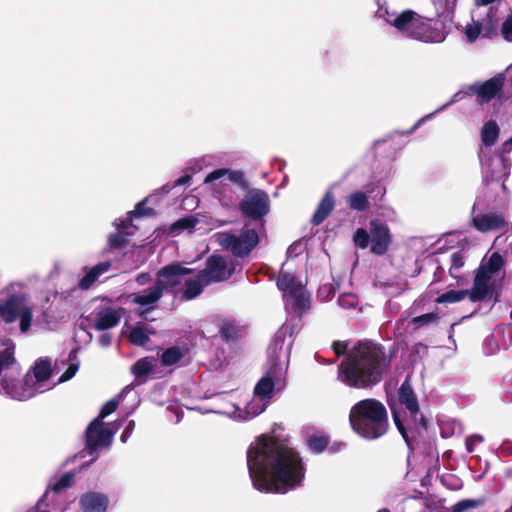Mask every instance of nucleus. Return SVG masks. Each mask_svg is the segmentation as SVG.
<instances>
[{
	"instance_id": "nucleus-26",
	"label": "nucleus",
	"mask_w": 512,
	"mask_h": 512,
	"mask_svg": "<svg viewBox=\"0 0 512 512\" xmlns=\"http://www.w3.org/2000/svg\"><path fill=\"white\" fill-rule=\"evenodd\" d=\"M207 285H209V282L203 276L202 271H200L197 275L184 281L182 298L185 300H192L198 297Z\"/></svg>"
},
{
	"instance_id": "nucleus-3",
	"label": "nucleus",
	"mask_w": 512,
	"mask_h": 512,
	"mask_svg": "<svg viewBox=\"0 0 512 512\" xmlns=\"http://www.w3.org/2000/svg\"><path fill=\"white\" fill-rule=\"evenodd\" d=\"M385 366L381 348L370 341H360L339 367L338 379L354 388H366L381 380Z\"/></svg>"
},
{
	"instance_id": "nucleus-35",
	"label": "nucleus",
	"mask_w": 512,
	"mask_h": 512,
	"mask_svg": "<svg viewBox=\"0 0 512 512\" xmlns=\"http://www.w3.org/2000/svg\"><path fill=\"white\" fill-rule=\"evenodd\" d=\"M197 223L198 220L193 216L179 219L170 226L169 233L174 236L178 235L184 230H191Z\"/></svg>"
},
{
	"instance_id": "nucleus-33",
	"label": "nucleus",
	"mask_w": 512,
	"mask_h": 512,
	"mask_svg": "<svg viewBox=\"0 0 512 512\" xmlns=\"http://www.w3.org/2000/svg\"><path fill=\"white\" fill-rule=\"evenodd\" d=\"M184 354V350L179 347L167 348L160 356L161 364L165 367L174 366L184 357Z\"/></svg>"
},
{
	"instance_id": "nucleus-43",
	"label": "nucleus",
	"mask_w": 512,
	"mask_h": 512,
	"mask_svg": "<svg viewBox=\"0 0 512 512\" xmlns=\"http://www.w3.org/2000/svg\"><path fill=\"white\" fill-rule=\"evenodd\" d=\"M438 319V315L435 313H426L417 317H414L412 322L415 327L419 328L429 323H434Z\"/></svg>"
},
{
	"instance_id": "nucleus-27",
	"label": "nucleus",
	"mask_w": 512,
	"mask_h": 512,
	"mask_svg": "<svg viewBox=\"0 0 512 512\" xmlns=\"http://www.w3.org/2000/svg\"><path fill=\"white\" fill-rule=\"evenodd\" d=\"M108 503L105 495L95 492L86 493L80 499V506L85 512H105Z\"/></svg>"
},
{
	"instance_id": "nucleus-46",
	"label": "nucleus",
	"mask_w": 512,
	"mask_h": 512,
	"mask_svg": "<svg viewBox=\"0 0 512 512\" xmlns=\"http://www.w3.org/2000/svg\"><path fill=\"white\" fill-rule=\"evenodd\" d=\"M117 402L115 400L108 401L101 409L100 414L97 418L102 421L105 417L113 413L117 409Z\"/></svg>"
},
{
	"instance_id": "nucleus-19",
	"label": "nucleus",
	"mask_w": 512,
	"mask_h": 512,
	"mask_svg": "<svg viewBox=\"0 0 512 512\" xmlns=\"http://www.w3.org/2000/svg\"><path fill=\"white\" fill-rule=\"evenodd\" d=\"M123 308L104 307L93 312L90 319L93 326L100 331L115 327L121 320Z\"/></svg>"
},
{
	"instance_id": "nucleus-7",
	"label": "nucleus",
	"mask_w": 512,
	"mask_h": 512,
	"mask_svg": "<svg viewBox=\"0 0 512 512\" xmlns=\"http://www.w3.org/2000/svg\"><path fill=\"white\" fill-rule=\"evenodd\" d=\"M189 272V269L179 264L166 266L157 273L156 282L152 287L130 294V301L144 308V310L139 311L140 316H144L146 311L154 309L163 296L164 290L174 288L177 284L181 283L180 277Z\"/></svg>"
},
{
	"instance_id": "nucleus-22",
	"label": "nucleus",
	"mask_w": 512,
	"mask_h": 512,
	"mask_svg": "<svg viewBox=\"0 0 512 512\" xmlns=\"http://www.w3.org/2000/svg\"><path fill=\"white\" fill-rule=\"evenodd\" d=\"M504 81V74H499L481 84L476 90L478 102L483 104L495 98L501 92Z\"/></svg>"
},
{
	"instance_id": "nucleus-28",
	"label": "nucleus",
	"mask_w": 512,
	"mask_h": 512,
	"mask_svg": "<svg viewBox=\"0 0 512 512\" xmlns=\"http://www.w3.org/2000/svg\"><path fill=\"white\" fill-rule=\"evenodd\" d=\"M23 299L20 297H11L4 304L0 305V319L6 323L14 322L18 319Z\"/></svg>"
},
{
	"instance_id": "nucleus-11",
	"label": "nucleus",
	"mask_w": 512,
	"mask_h": 512,
	"mask_svg": "<svg viewBox=\"0 0 512 512\" xmlns=\"http://www.w3.org/2000/svg\"><path fill=\"white\" fill-rule=\"evenodd\" d=\"M378 14L386 24L394 29L397 36L414 40L419 13L414 10L407 9L402 12L379 10Z\"/></svg>"
},
{
	"instance_id": "nucleus-55",
	"label": "nucleus",
	"mask_w": 512,
	"mask_h": 512,
	"mask_svg": "<svg viewBox=\"0 0 512 512\" xmlns=\"http://www.w3.org/2000/svg\"><path fill=\"white\" fill-rule=\"evenodd\" d=\"M99 342L102 346L106 347L111 343V336L109 334H103L101 335Z\"/></svg>"
},
{
	"instance_id": "nucleus-64",
	"label": "nucleus",
	"mask_w": 512,
	"mask_h": 512,
	"mask_svg": "<svg viewBox=\"0 0 512 512\" xmlns=\"http://www.w3.org/2000/svg\"><path fill=\"white\" fill-rule=\"evenodd\" d=\"M476 205H477V203H475V204L473 205V212L475 211Z\"/></svg>"
},
{
	"instance_id": "nucleus-56",
	"label": "nucleus",
	"mask_w": 512,
	"mask_h": 512,
	"mask_svg": "<svg viewBox=\"0 0 512 512\" xmlns=\"http://www.w3.org/2000/svg\"><path fill=\"white\" fill-rule=\"evenodd\" d=\"M190 180V176H184L176 180L175 186H181L186 184Z\"/></svg>"
},
{
	"instance_id": "nucleus-62",
	"label": "nucleus",
	"mask_w": 512,
	"mask_h": 512,
	"mask_svg": "<svg viewBox=\"0 0 512 512\" xmlns=\"http://www.w3.org/2000/svg\"><path fill=\"white\" fill-rule=\"evenodd\" d=\"M501 240V236H498L496 239H495V242H494V245L497 246L498 243L500 242Z\"/></svg>"
},
{
	"instance_id": "nucleus-39",
	"label": "nucleus",
	"mask_w": 512,
	"mask_h": 512,
	"mask_svg": "<svg viewBox=\"0 0 512 512\" xmlns=\"http://www.w3.org/2000/svg\"><path fill=\"white\" fill-rule=\"evenodd\" d=\"M358 303V297L354 293H343L338 298V304L343 309H356Z\"/></svg>"
},
{
	"instance_id": "nucleus-54",
	"label": "nucleus",
	"mask_w": 512,
	"mask_h": 512,
	"mask_svg": "<svg viewBox=\"0 0 512 512\" xmlns=\"http://www.w3.org/2000/svg\"><path fill=\"white\" fill-rule=\"evenodd\" d=\"M150 281V275L147 273H142L136 277V282L139 285H145Z\"/></svg>"
},
{
	"instance_id": "nucleus-21",
	"label": "nucleus",
	"mask_w": 512,
	"mask_h": 512,
	"mask_svg": "<svg viewBox=\"0 0 512 512\" xmlns=\"http://www.w3.org/2000/svg\"><path fill=\"white\" fill-rule=\"evenodd\" d=\"M18 374H19V371L17 369H15L12 374H5V376L3 377V379L0 382V394H3L11 399H15V400H19V401H24V400L30 399L31 397L17 398V397L12 396L11 394H9L10 392H13V391L17 392L21 388H24L26 386L32 387L30 378H27L25 376V378L22 381H20L16 378V375H18Z\"/></svg>"
},
{
	"instance_id": "nucleus-16",
	"label": "nucleus",
	"mask_w": 512,
	"mask_h": 512,
	"mask_svg": "<svg viewBox=\"0 0 512 512\" xmlns=\"http://www.w3.org/2000/svg\"><path fill=\"white\" fill-rule=\"evenodd\" d=\"M240 210L248 218L260 219L269 212L268 195L260 190L250 191L242 200Z\"/></svg>"
},
{
	"instance_id": "nucleus-40",
	"label": "nucleus",
	"mask_w": 512,
	"mask_h": 512,
	"mask_svg": "<svg viewBox=\"0 0 512 512\" xmlns=\"http://www.w3.org/2000/svg\"><path fill=\"white\" fill-rule=\"evenodd\" d=\"M72 480H73V474L66 473V474L62 475L60 479H58L56 482H54L48 486V488L46 490V494L50 490H52L54 492L62 491L63 489H65L71 485Z\"/></svg>"
},
{
	"instance_id": "nucleus-24",
	"label": "nucleus",
	"mask_w": 512,
	"mask_h": 512,
	"mask_svg": "<svg viewBox=\"0 0 512 512\" xmlns=\"http://www.w3.org/2000/svg\"><path fill=\"white\" fill-rule=\"evenodd\" d=\"M243 180V173L230 169H216L209 173L205 180V184H212L214 186L227 185L230 182H241Z\"/></svg>"
},
{
	"instance_id": "nucleus-63",
	"label": "nucleus",
	"mask_w": 512,
	"mask_h": 512,
	"mask_svg": "<svg viewBox=\"0 0 512 512\" xmlns=\"http://www.w3.org/2000/svg\"><path fill=\"white\" fill-rule=\"evenodd\" d=\"M128 390H129V387H125V389L123 390V393H125Z\"/></svg>"
},
{
	"instance_id": "nucleus-1",
	"label": "nucleus",
	"mask_w": 512,
	"mask_h": 512,
	"mask_svg": "<svg viewBox=\"0 0 512 512\" xmlns=\"http://www.w3.org/2000/svg\"><path fill=\"white\" fill-rule=\"evenodd\" d=\"M247 466L253 485L260 492L284 494L300 487L305 478L298 452L275 435H262L251 443Z\"/></svg>"
},
{
	"instance_id": "nucleus-32",
	"label": "nucleus",
	"mask_w": 512,
	"mask_h": 512,
	"mask_svg": "<svg viewBox=\"0 0 512 512\" xmlns=\"http://www.w3.org/2000/svg\"><path fill=\"white\" fill-rule=\"evenodd\" d=\"M150 334L152 332L144 324H138L131 327L129 339L135 345L144 346L148 343Z\"/></svg>"
},
{
	"instance_id": "nucleus-44",
	"label": "nucleus",
	"mask_w": 512,
	"mask_h": 512,
	"mask_svg": "<svg viewBox=\"0 0 512 512\" xmlns=\"http://www.w3.org/2000/svg\"><path fill=\"white\" fill-rule=\"evenodd\" d=\"M501 34L506 41L512 42V12L503 22L501 27Z\"/></svg>"
},
{
	"instance_id": "nucleus-45",
	"label": "nucleus",
	"mask_w": 512,
	"mask_h": 512,
	"mask_svg": "<svg viewBox=\"0 0 512 512\" xmlns=\"http://www.w3.org/2000/svg\"><path fill=\"white\" fill-rule=\"evenodd\" d=\"M484 438L480 434H473L466 438L465 447L467 452L472 453L475 450V446L482 443Z\"/></svg>"
},
{
	"instance_id": "nucleus-60",
	"label": "nucleus",
	"mask_w": 512,
	"mask_h": 512,
	"mask_svg": "<svg viewBox=\"0 0 512 512\" xmlns=\"http://www.w3.org/2000/svg\"><path fill=\"white\" fill-rule=\"evenodd\" d=\"M507 72L509 73V76H510V79H511V82H512V64L508 66Z\"/></svg>"
},
{
	"instance_id": "nucleus-51",
	"label": "nucleus",
	"mask_w": 512,
	"mask_h": 512,
	"mask_svg": "<svg viewBox=\"0 0 512 512\" xmlns=\"http://www.w3.org/2000/svg\"><path fill=\"white\" fill-rule=\"evenodd\" d=\"M303 250V245L300 242L293 243L287 249L288 257L297 256Z\"/></svg>"
},
{
	"instance_id": "nucleus-5",
	"label": "nucleus",
	"mask_w": 512,
	"mask_h": 512,
	"mask_svg": "<svg viewBox=\"0 0 512 512\" xmlns=\"http://www.w3.org/2000/svg\"><path fill=\"white\" fill-rule=\"evenodd\" d=\"M349 422L359 436L373 440L384 435L388 428L385 406L376 399H364L355 403L349 413Z\"/></svg>"
},
{
	"instance_id": "nucleus-30",
	"label": "nucleus",
	"mask_w": 512,
	"mask_h": 512,
	"mask_svg": "<svg viewBox=\"0 0 512 512\" xmlns=\"http://www.w3.org/2000/svg\"><path fill=\"white\" fill-rule=\"evenodd\" d=\"M126 222V220L120 219L114 221V226L117 228V230H119V233L114 234L110 237L109 242L111 247H122L126 242L123 233H125L126 235L132 234V226Z\"/></svg>"
},
{
	"instance_id": "nucleus-15",
	"label": "nucleus",
	"mask_w": 512,
	"mask_h": 512,
	"mask_svg": "<svg viewBox=\"0 0 512 512\" xmlns=\"http://www.w3.org/2000/svg\"><path fill=\"white\" fill-rule=\"evenodd\" d=\"M236 270V265L230 257L212 255L206 261L203 276L209 284L229 279Z\"/></svg>"
},
{
	"instance_id": "nucleus-31",
	"label": "nucleus",
	"mask_w": 512,
	"mask_h": 512,
	"mask_svg": "<svg viewBox=\"0 0 512 512\" xmlns=\"http://www.w3.org/2000/svg\"><path fill=\"white\" fill-rule=\"evenodd\" d=\"M157 200V195H150L145 200L137 204L133 211L128 212L127 214V222L132 221L137 217L151 216L154 214V210L152 208L147 207L148 204L155 203Z\"/></svg>"
},
{
	"instance_id": "nucleus-23",
	"label": "nucleus",
	"mask_w": 512,
	"mask_h": 512,
	"mask_svg": "<svg viewBox=\"0 0 512 512\" xmlns=\"http://www.w3.org/2000/svg\"><path fill=\"white\" fill-rule=\"evenodd\" d=\"M157 360L154 357H144L139 359L131 367V373L135 377V383L140 385L145 383L150 376L155 375Z\"/></svg>"
},
{
	"instance_id": "nucleus-47",
	"label": "nucleus",
	"mask_w": 512,
	"mask_h": 512,
	"mask_svg": "<svg viewBox=\"0 0 512 512\" xmlns=\"http://www.w3.org/2000/svg\"><path fill=\"white\" fill-rule=\"evenodd\" d=\"M495 0H475L476 8L473 11H482V15H486L489 9H494L493 7H487L489 4H492Z\"/></svg>"
},
{
	"instance_id": "nucleus-53",
	"label": "nucleus",
	"mask_w": 512,
	"mask_h": 512,
	"mask_svg": "<svg viewBox=\"0 0 512 512\" xmlns=\"http://www.w3.org/2000/svg\"><path fill=\"white\" fill-rule=\"evenodd\" d=\"M346 344L341 342H335L333 344V349L337 355H341L346 351Z\"/></svg>"
},
{
	"instance_id": "nucleus-52",
	"label": "nucleus",
	"mask_w": 512,
	"mask_h": 512,
	"mask_svg": "<svg viewBox=\"0 0 512 512\" xmlns=\"http://www.w3.org/2000/svg\"><path fill=\"white\" fill-rule=\"evenodd\" d=\"M454 100H451L450 102H448L447 104H445L444 106L438 108L436 111H434L433 113L431 114H428L426 115L425 117L421 118L412 128V131H414L415 129H417L425 120L431 118L434 114H436L437 112L439 111H442L444 108H446L447 106H449L451 103H453Z\"/></svg>"
},
{
	"instance_id": "nucleus-61",
	"label": "nucleus",
	"mask_w": 512,
	"mask_h": 512,
	"mask_svg": "<svg viewBox=\"0 0 512 512\" xmlns=\"http://www.w3.org/2000/svg\"><path fill=\"white\" fill-rule=\"evenodd\" d=\"M133 428H134V423H133V422H130V423L128 424V426L126 427V430H128V431H130V432H131V431L133 430Z\"/></svg>"
},
{
	"instance_id": "nucleus-50",
	"label": "nucleus",
	"mask_w": 512,
	"mask_h": 512,
	"mask_svg": "<svg viewBox=\"0 0 512 512\" xmlns=\"http://www.w3.org/2000/svg\"><path fill=\"white\" fill-rule=\"evenodd\" d=\"M78 364H71L67 370L60 376L59 382H65L70 380L77 372Z\"/></svg>"
},
{
	"instance_id": "nucleus-25",
	"label": "nucleus",
	"mask_w": 512,
	"mask_h": 512,
	"mask_svg": "<svg viewBox=\"0 0 512 512\" xmlns=\"http://www.w3.org/2000/svg\"><path fill=\"white\" fill-rule=\"evenodd\" d=\"M111 262H101L86 270L83 277L78 282V287L82 290L91 288L100 278L110 271Z\"/></svg>"
},
{
	"instance_id": "nucleus-8",
	"label": "nucleus",
	"mask_w": 512,
	"mask_h": 512,
	"mask_svg": "<svg viewBox=\"0 0 512 512\" xmlns=\"http://www.w3.org/2000/svg\"><path fill=\"white\" fill-rule=\"evenodd\" d=\"M398 398L400 403L406 407L409 413V417H403L402 413L395 407L393 403H390V408L395 425L397 426L403 438L407 441L406 427L410 428L412 426H416L418 421L417 417L419 414L418 401L408 380L404 381L400 386L398 391Z\"/></svg>"
},
{
	"instance_id": "nucleus-42",
	"label": "nucleus",
	"mask_w": 512,
	"mask_h": 512,
	"mask_svg": "<svg viewBox=\"0 0 512 512\" xmlns=\"http://www.w3.org/2000/svg\"><path fill=\"white\" fill-rule=\"evenodd\" d=\"M327 443L328 441L324 436H315L308 441L309 448L316 453L322 452L327 446Z\"/></svg>"
},
{
	"instance_id": "nucleus-36",
	"label": "nucleus",
	"mask_w": 512,
	"mask_h": 512,
	"mask_svg": "<svg viewBox=\"0 0 512 512\" xmlns=\"http://www.w3.org/2000/svg\"><path fill=\"white\" fill-rule=\"evenodd\" d=\"M451 266L449 268L450 275L457 280L458 284H462L459 270L464 266L465 259L464 254L462 252H454L451 255Z\"/></svg>"
},
{
	"instance_id": "nucleus-18",
	"label": "nucleus",
	"mask_w": 512,
	"mask_h": 512,
	"mask_svg": "<svg viewBox=\"0 0 512 512\" xmlns=\"http://www.w3.org/2000/svg\"><path fill=\"white\" fill-rule=\"evenodd\" d=\"M113 433L104 427L100 418H95L87 428L86 443L90 450L108 447L112 443Z\"/></svg>"
},
{
	"instance_id": "nucleus-41",
	"label": "nucleus",
	"mask_w": 512,
	"mask_h": 512,
	"mask_svg": "<svg viewBox=\"0 0 512 512\" xmlns=\"http://www.w3.org/2000/svg\"><path fill=\"white\" fill-rule=\"evenodd\" d=\"M438 17L453 9L455 0H431Z\"/></svg>"
},
{
	"instance_id": "nucleus-57",
	"label": "nucleus",
	"mask_w": 512,
	"mask_h": 512,
	"mask_svg": "<svg viewBox=\"0 0 512 512\" xmlns=\"http://www.w3.org/2000/svg\"><path fill=\"white\" fill-rule=\"evenodd\" d=\"M510 149H512V137L507 142L504 143L503 152H507Z\"/></svg>"
},
{
	"instance_id": "nucleus-14",
	"label": "nucleus",
	"mask_w": 512,
	"mask_h": 512,
	"mask_svg": "<svg viewBox=\"0 0 512 512\" xmlns=\"http://www.w3.org/2000/svg\"><path fill=\"white\" fill-rule=\"evenodd\" d=\"M497 9H489L487 16L482 11L472 12V23L465 28L464 34L469 42H474L480 35L489 36L496 28Z\"/></svg>"
},
{
	"instance_id": "nucleus-20",
	"label": "nucleus",
	"mask_w": 512,
	"mask_h": 512,
	"mask_svg": "<svg viewBox=\"0 0 512 512\" xmlns=\"http://www.w3.org/2000/svg\"><path fill=\"white\" fill-rule=\"evenodd\" d=\"M474 227L481 232L495 231L503 229L505 232L509 230V225L504 218L498 214H480L474 215L472 218Z\"/></svg>"
},
{
	"instance_id": "nucleus-48",
	"label": "nucleus",
	"mask_w": 512,
	"mask_h": 512,
	"mask_svg": "<svg viewBox=\"0 0 512 512\" xmlns=\"http://www.w3.org/2000/svg\"><path fill=\"white\" fill-rule=\"evenodd\" d=\"M477 504L474 500H463L455 505L454 512H463L469 508L476 507Z\"/></svg>"
},
{
	"instance_id": "nucleus-2",
	"label": "nucleus",
	"mask_w": 512,
	"mask_h": 512,
	"mask_svg": "<svg viewBox=\"0 0 512 512\" xmlns=\"http://www.w3.org/2000/svg\"><path fill=\"white\" fill-rule=\"evenodd\" d=\"M291 343L285 344L284 336L277 334L268 347L269 366L254 388L252 400L242 410L231 405L219 411L234 420L246 421L264 412L274 395L286 386V373L290 359Z\"/></svg>"
},
{
	"instance_id": "nucleus-49",
	"label": "nucleus",
	"mask_w": 512,
	"mask_h": 512,
	"mask_svg": "<svg viewBox=\"0 0 512 512\" xmlns=\"http://www.w3.org/2000/svg\"><path fill=\"white\" fill-rule=\"evenodd\" d=\"M220 333L224 339L229 340L235 335V327L230 323H225L221 327Z\"/></svg>"
},
{
	"instance_id": "nucleus-9",
	"label": "nucleus",
	"mask_w": 512,
	"mask_h": 512,
	"mask_svg": "<svg viewBox=\"0 0 512 512\" xmlns=\"http://www.w3.org/2000/svg\"><path fill=\"white\" fill-rule=\"evenodd\" d=\"M278 288L283 291V300L287 309L302 313L310 307V296L303 283L295 276L282 272L277 280Z\"/></svg>"
},
{
	"instance_id": "nucleus-38",
	"label": "nucleus",
	"mask_w": 512,
	"mask_h": 512,
	"mask_svg": "<svg viewBox=\"0 0 512 512\" xmlns=\"http://www.w3.org/2000/svg\"><path fill=\"white\" fill-rule=\"evenodd\" d=\"M370 238L368 231L364 228H358L353 234V243L360 249H366L370 244Z\"/></svg>"
},
{
	"instance_id": "nucleus-12",
	"label": "nucleus",
	"mask_w": 512,
	"mask_h": 512,
	"mask_svg": "<svg viewBox=\"0 0 512 512\" xmlns=\"http://www.w3.org/2000/svg\"><path fill=\"white\" fill-rule=\"evenodd\" d=\"M52 374L51 363L47 359H39L31 373H27L26 377L30 378L32 387H24L19 391L10 392L14 397H33L38 393H43L52 388V385L48 383L49 378Z\"/></svg>"
},
{
	"instance_id": "nucleus-17",
	"label": "nucleus",
	"mask_w": 512,
	"mask_h": 512,
	"mask_svg": "<svg viewBox=\"0 0 512 512\" xmlns=\"http://www.w3.org/2000/svg\"><path fill=\"white\" fill-rule=\"evenodd\" d=\"M369 228L371 234V252L378 256L386 254L392 243V235L389 227L385 223L375 219L370 221Z\"/></svg>"
},
{
	"instance_id": "nucleus-29",
	"label": "nucleus",
	"mask_w": 512,
	"mask_h": 512,
	"mask_svg": "<svg viewBox=\"0 0 512 512\" xmlns=\"http://www.w3.org/2000/svg\"><path fill=\"white\" fill-rule=\"evenodd\" d=\"M334 208V199L333 195L330 192H327L323 199L320 201L313 217L312 222L314 225H318L322 223L332 212Z\"/></svg>"
},
{
	"instance_id": "nucleus-10",
	"label": "nucleus",
	"mask_w": 512,
	"mask_h": 512,
	"mask_svg": "<svg viewBox=\"0 0 512 512\" xmlns=\"http://www.w3.org/2000/svg\"><path fill=\"white\" fill-rule=\"evenodd\" d=\"M215 242L236 257L248 255L258 244L259 237L255 230L248 229L240 234L219 232L214 235Z\"/></svg>"
},
{
	"instance_id": "nucleus-4",
	"label": "nucleus",
	"mask_w": 512,
	"mask_h": 512,
	"mask_svg": "<svg viewBox=\"0 0 512 512\" xmlns=\"http://www.w3.org/2000/svg\"><path fill=\"white\" fill-rule=\"evenodd\" d=\"M504 266V258L498 252H494L488 259L482 260L471 290H450L438 296L435 302L452 304L462 301L467 296L472 302H477L493 296L504 276Z\"/></svg>"
},
{
	"instance_id": "nucleus-6",
	"label": "nucleus",
	"mask_w": 512,
	"mask_h": 512,
	"mask_svg": "<svg viewBox=\"0 0 512 512\" xmlns=\"http://www.w3.org/2000/svg\"><path fill=\"white\" fill-rule=\"evenodd\" d=\"M499 137V127L495 121L487 122L481 130L482 147L479 159L482 173L486 181H503L509 175L510 163L502 154L489 155L488 148L493 146Z\"/></svg>"
},
{
	"instance_id": "nucleus-13",
	"label": "nucleus",
	"mask_w": 512,
	"mask_h": 512,
	"mask_svg": "<svg viewBox=\"0 0 512 512\" xmlns=\"http://www.w3.org/2000/svg\"><path fill=\"white\" fill-rule=\"evenodd\" d=\"M446 37L447 32L439 18H428L419 14L414 40L434 44L443 42Z\"/></svg>"
},
{
	"instance_id": "nucleus-58",
	"label": "nucleus",
	"mask_w": 512,
	"mask_h": 512,
	"mask_svg": "<svg viewBox=\"0 0 512 512\" xmlns=\"http://www.w3.org/2000/svg\"><path fill=\"white\" fill-rule=\"evenodd\" d=\"M330 293V286H323L319 289V295L329 294Z\"/></svg>"
},
{
	"instance_id": "nucleus-37",
	"label": "nucleus",
	"mask_w": 512,
	"mask_h": 512,
	"mask_svg": "<svg viewBox=\"0 0 512 512\" xmlns=\"http://www.w3.org/2000/svg\"><path fill=\"white\" fill-rule=\"evenodd\" d=\"M33 312L30 306L27 305V303L23 300L22 307L20 309L18 319L20 321V330L23 333H26L29 331L31 327Z\"/></svg>"
},
{
	"instance_id": "nucleus-34",
	"label": "nucleus",
	"mask_w": 512,
	"mask_h": 512,
	"mask_svg": "<svg viewBox=\"0 0 512 512\" xmlns=\"http://www.w3.org/2000/svg\"><path fill=\"white\" fill-rule=\"evenodd\" d=\"M348 205L356 211H363L368 207V196L362 191H356L349 195Z\"/></svg>"
},
{
	"instance_id": "nucleus-59",
	"label": "nucleus",
	"mask_w": 512,
	"mask_h": 512,
	"mask_svg": "<svg viewBox=\"0 0 512 512\" xmlns=\"http://www.w3.org/2000/svg\"><path fill=\"white\" fill-rule=\"evenodd\" d=\"M130 433H131V432H130V431H128V430H126V429H125V431L122 433V435H121L120 439H121V441H122L123 443H125V442L127 441V439H128V438H129V436H130Z\"/></svg>"
}]
</instances>
